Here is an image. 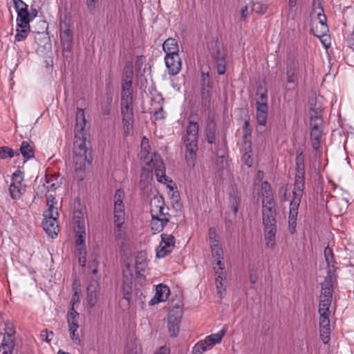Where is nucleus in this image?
Instances as JSON below:
<instances>
[{
	"mask_svg": "<svg viewBox=\"0 0 354 354\" xmlns=\"http://www.w3.org/2000/svg\"><path fill=\"white\" fill-rule=\"evenodd\" d=\"M125 354H142V347L137 339H131L128 342Z\"/></svg>",
	"mask_w": 354,
	"mask_h": 354,
	"instance_id": "obj_35",
	"label": "nucleus"
},
{
	"mask_svg": "<svg viewBox=\"0 0 354 354\" xmlns=\"http://www.w3.org/2000/svg\"><path fill=\"white\" fill-rule=\"evenodd\" d=\"M268 106H257V120L259 124L265 125L267 121Z\"/></svg>",
	"mask_w": 354,
	"mask_h": 354,
	"instance_id": "obj_38",
	"label": "nucleus"
},
{
	"mask_svg": "<svg viewBox=\"0 0 354 354\" xmlns=\"http://www.w3.org/2000/svg\"><path fill=\"white\" fill-rule=\"evenodd\" d=\"M216 125L214 122H211L207 124L206 129V137L209 143L212 144L215 140Z\"/></svg>",
	"mask_w": 354,
	"mask_h": 354,
	"instance_id": "obj_42",
	"label": "nucleus"
},
{
	"mask_svg": "<svg viewBox=\"0 0 354 354\" xmlns=\"http://www.w3.org/2000/svg\"><path fill=\"white\" fill-rule=\"evenodd\" d=\"M310 28L313 34L320 39L323 46L327 48L330 45V37L328 35V27L326 24V17L321 7H316L310 14Z\"/></svg>",
	"mask_w": 354,
	"mask_h": 354,
	"instance_id": "obj_7",
	"label": "nucleus"
},
{
	"mask_svg": "<svg viewBox=\"0 0 354 354\" xmlns=\"http://www.w3.org/2000/svg\"><path fill=\"white\" fill-rule=\"evenodd\" d=\"M80 298H81L80 293L77 290H75V292L73 293V295H72V297H71V299L70 301V305H71L70 309H75V305L80 302Z\"/></svg>",
	"mask_w": 354,
	"mask_h": 354,
	"instance_id": "obj_48",
	"label": "nucleus"
},
{
	"mask_svg": "<svg viewBox=\"0 0 354 354\" xmlns=\"http://www.w3.org/2000/svg\"><path fill=\"white\" fill-rule=\"evenodd\" d=\"M335 279L332 276L326 277L322 283L321 294L319 296V313L320 317H329L330 312L329 308L331 305L333 297V285Z\"/></svg>",
	"mask_w": 354,
	"mask_h": 354,
	"instance_id": "obj_9",
	"label": "nucleus"
},
{
	"mask_svg": "<svg viewBox=\"0 0 354 354\" xmlns=\"http://www.w3.org/2000/svg\"><path fill=\"white\" fill-rule=\"evenodd\" d=\"M169 216L152 217L151 228L153 233L160 232L163 229L165 225L169 221Z\"/></svg>",
	"mask_w": 354,
	"mask_h": 354,
	"instance_id": "obj_31",
	"label": "nucleus"
},
{
	"mask_svg": "<svg viewBox=\"0 0 354 354\" xmlns=\"http://www.w3.org/2000/svg\"><path fill=\"white\" fill-rule=\"evenodd\" d=\"M171 294L170 288L168 286L160 283L154 286V295L149 300V305L151 306L158 305L165 302Z\"/></svg>",
	"mask_w": 354,
	"mask_h": 354,
	"instance_id": "obj_18",
	"label": "nucleus"
},
{
	"mask_svg": "<svg viewBox=\"0 0 354 354\" xmlns=\"http://www.w3.org/2000/svg\"><path fill=\"white\" fill-rule=\"evenodd\" d=\"M149 140L144 137L141 142L140 160H142V172L141 174L140 183L145 187L152 179V172H154L157 180L161 183L167 184L168 188L172 190L174 185L168 180L165 175V168L162 160L156 153H150Z\"/></svg>",
	"mask_w": 354,
	"mask_h": 354,
	"instance_id": "obj_3",
	"label": "nucleus"
},
{
	"mask_svg": "<svg viewBox=\"0 0 354 354\" xmlns=\"http://www.w3.org/2000/svg\"><path fill=\"white\" fill-rule=\"evenodd\" d=\"M225 335V330H221L216 333L207 336L204 339L197 342L192 348V354H202L212 349L215 345L221 342Z\"/></svg>",
	"mask_w": 354,
	"mask_h": 354,
	"instance_id": "obj_12",
	"label": "nucleus"
},
{
	"mask_svg": "<svg viewBox=\"0 0 354 354\" xmlns=\"http://www.w3.org/2000/svg\"><path fill=\"white\" fill-rule=\"evenodd\" d=\"M14 156L13 151L8 147H0V158L5 159L7 157Z\"/></svg>",
	"mask_w": 354,
	"mask_h": 354,
	"instance_id": "obj_46",
	"label": "nucleus"
},
{
	"mask_svg": "<svg viewBox=\"0 0 354 354\" xmlns=\"http://www.w3.org/2000/svg\"><path fill=\"white\" fill-rule=\"evenodd\" d=\"M176 208H178L179 209H181V207H182V205H181V203H180V202H176Z\"/></svg>",
	"mask_w": 354,
	"mask_h": 354,
	"instance_id": "obj_60",
	"label": "nucleus"
},
{
	"mask_svg": "<svg viewBox=\"0 0 354 354\" xmlns=\"http://www.w3.org/2000/svg\"><path fill=\"white\" fill-rule=\"evenodd\" d=\"M295 80V74L292 71H288L287 72V82H294Z\"/></svg>",
	"mask_w": 354,
	"mask_h": 354,
	"instance_id": "obj_56",
	"label": "nucleus"
},
{
	"mask_svg": "<svg viewBox=\"0 0 354 354\" xmlns=\"http://www.w3.org/2000/svg\"><path fill=\"white\" fill-rule=\"evenodd\" d=\"M20 151L23 156L26 158H30L33 156V151L32 147L26 142H23L20 148Z\"/></svg>",
	"mask_w": 354,
	"mask_h": 354,
	"instance_id": "obj_44",
	"label": "nucleus"
},
{
	"mask_svg": "<svg viewBox=\"0 0 354 354\" xmlns=\"http://www.w3.org/2000/svg\"><path fill=\"white\" fill-rule=\"evenodd\" d=\"M165 62L169 75H175L180 72L182 66V61L179 54L165 55Z\"/></svg>",
	"mask_w": 354,
	"mask_h": 354,
	"instance_id": "obj_22",
	"label": "nucleus"
},
{
	"mask_svg": "<svg viewBox=\"0 0 354 354\" xmlns=\"http://www.w3.org/2000/svg\"><path fill=\"white\" fill-rule=\"evenodd\" d=\"M208 235H209L210 245L220 244L219 236H218V234L215 228H214V227L210 228L209 230Z\"/></svg>",
	"mask_w": 354,
	"mask_h": 354,
	"instance_id": "obj_45",
	"label": "nucleus"
},
{
	"mask_svg": "<svg viewBox=\"0 0 354 354\" xmlns=\"http://www.w3.org/2000/svg\"><path fill=\"white\" fill-rule=\"evenodd\" d=\"M180 322H167V328L171 336L176 337L180 331Z\"/></svg>",
	"mask_w": 354,
	"mask_h": 354,
	"instance_id": "obj_43",
	"label": "nucleus"
},
{
	"mask_svg": "<svg viewBox=\"0 0 354 354\" xmlns=\"http://www.w3.org/2000/svg\"><path fill=\"white\" fill-rule=\"evenodd\" d=\"M217 71L220 75L224 74L225 71V62L224 60H221L217 65Z\"/></svg>",
	"mask_w": 354,
	"mask_h": 354,
	"instance_id": "obj_54",
	"label": "nucleus"
},
{
	"mask_svg": "<svg viewBox=\"0 0 354 354\" xmlns=\"http://www.w3.org/2000/svg\"><path fill=\"white\" fill-rule=\"evenodd\" d=\"M348 207V194L344 191L336 196L335 208L338 214H344Z\"/></svg>",
	"mask_w": 354,
	"mask_h": 354,
	"instance_id": "obj_28",
	"label": "nucleus"
},
{
	"mask_svg": "<svg viewBox=\"0 0 354 354\" xmlns=\"http://www.w3.org/2000/svg\"><path fill=\"white\" fill-rule=\"evenodd\" d=\"M30 32V24H17V34L15 35V40L17 41H21L24 40L28 35Z\"/></svg>",
	"mask_w": 354,
	"mask_h": 354,
	"instance_id": "obj_36",
	"label": "nucleus"
},
{
	"mask_svg": "<svg viewBox=\"0 0 354 354\" xmlns=\"http://www.w3.org/2000/svg\"><path fill=\"white\" fill-rule=\"evenodd\" d=\"M162 49L166 55H178L179 46L177 41L174 38H168L162 44Z\"/></svg>",
	"mask_w": 354,
	"mask_h": 354,
	"instance_id": "obj_30",
	"label": "nucleus"
},
{
	"mask_svg": "<svg viewBox=\"0 0 354 354\" xmlns=\"http://www.w3.org/2000/svg\"><path fill=\"white\" fill-rule=\"evenodd\" d=\"M0 330L4 332V336L6 337L12 338L15 333V325L10 320L3 321L0 324Z\"/></svg>",
	"mask_w": 354,
	"mask_h": 354,
	"instance_id": "obj_37",
	"label": "nucleus"
},
{
	"mask_svg": "<svg viewBox=\"0 0 354 354\" xmlns=\"http://www.w3.org/2000/svg\"><path fill=\"white\" fill-rule=\"evenodd\" d=\"M183 309L179 305L172 306L167 315V322H181Z\"/></svg>",
	"mask_w": 354,
	"mask_h": 354,
	"instance_id": "obj_32",
	"label": "nucleus"
},
{
	"mask_svg": "<svg viewBox=\"0 0 354 354\" xmlns=\"http://www.w3.org/2000/svg\"><path fill=\"white\" fill-rule=\"evenodd\" d=\"M297 0H289L288 1L289 7L295 8L297 5Z\"/></svg>",
	"mask_w": 354,
	"mask_h": 354,
	"instance_id": "obj_58",
	"label": "nucleus"
},
{
	"mask_svg": "<svg viewBox=\"0 0 354 354\" xmlns=\"http://www.w3.org/2000/svg\"><path fill=\"white\" fill-rule=\"evenodd\" d=\"M60 37L64 48L69 49L73 41V32L69 23L66 21L60 24Z\"/></svg>",
	"mask_w": 354,
	"mask_h": 354,
	"instance_id": "obj_23",
	"label": "nucleus"
},
{
	"mask_svg": "<svg viewBox=\"0 0 354 354\" xmlns=\"http://www.w3.org/2000/svg\"><path fill=\"white\" fill-rule=\"evenodd\" d=\"M151 217L169 216L168 207L165 206L164 199L160 195H155L150 201Z\"/></svg>",
	"mask_w": 354,
	"mask_h": 354,
	"instance_id": "obj_17",
	"label": "nucleus"
},
{
	"mask_svg": "<svg viewBox=\"0 0 354 354\" xmlns=\"http://www.w3.org/2000/svg\"><path fill=\"white\" fill-rule=\"evenodd\" d=\"M124 197V192L122 189H118L113 197L114 201V216L119 218V221L124 216V205L123 204V199Z\"/></svg>",
	"mask_w": 354,
	"mask_h": 354,
	"instance_id": "obj_25",
	"label": "nucleus"
},
{
	"mask_svg": "<svg viewBox=\"0 0 354 354\" xmlns=\"http://www.w3.org/2000/svg\"><path fill=\"white\" fill-rule=\"evenodd\" d=\"M319 333L320 338L324 344L330 340V320L328 317H320L319 318Z\"/></svg>",
	"mask_w": 354,
	"mask_h": 354,
	"instance_id": "obj_27",
	"label": "nucleus"
},
{
	"mask_svg": "<svg viewBox=\"0 0 354 354\" xmlns=\"http://www.w3.org/2000/svg\"><path fill=\"white\" fill-rule=\"evenodd\" d=\"M66 318L68 328L80 327V314L75 310V309H69Z\"/></svg>",
	"mask_w": 354,
	"mask_h": 354,
	"instance_id": "obj_34",
	"label": "nucleus"
},
{
	"mask_svg": "<svg viewBox=\"0 0 354 354\" xmlns=\"http://www.w3.org/2000/svg\"><path fill=\"white\" fill-rule=\"evenodd\" d=\"M175 238L171 234H162L161 240L156 249V257L164 258L169 254L175 246Z\"/></svg>",
	"mask_w": 354,
	"mask_h": 354,
	"instance_id": "obj_15",
	"label": "nucleus"
},
{
	"mask_svg": "<svg viewBox=\"0 0 354 354\" xmlns=\"http://www.w3.org/2000/svg\"><path fill=\"white\" fill-rule=\"evenodd\" d=\"M46 205L48 209L45 212H50L54 216H59V203L53 195L48 196Z\"/></svg>",
	"mask_w": 354,
	"mask_h": 354,
	"instance_id": "obj_33",
	"label": "nucleus"
},
{
	"mask_svg": "<svg viewBox=\"0 0 354 354\" xmlns=\"http://www.w3.org/2000/svg\"><path fill=\"white\" fill-rule=\"evenodd\" d=\"M154 117L156 120L162 119L165 118V113L162 109H160L158 111H156L154 113Z\"/></svg>",
	"mask_w": 354,
	"mask_h": 354,
	"instance_id": "obj_55",
	"label": "nucleus"
},
{
	"mask_svg": "<svg viewBox=\"0 0 354 354\" xmlns=\"http://www.w3.org/2000/svg\"><path fill=\"white\" fill-rule=\"evenodd\" d=\"M86 120L84 112L78 109L76 113L75 127L76 140L74 143L73 162L76 170L84 169L91 161V153L88 149L84 137Z\"/></svg>",
	"mask_w": 354,
	"mask_h": 354,
	"instance_id": "obj_4",
	"label": "nucleus"
},
{
	"mask_svg": "<svg viewBox=\"0 0 354 354\" xmlns=\"http://www.w3.org/2000/svg\"><path fill=\"white\" fill-rule=\"evenodd\" d=\"M215 272V285L217 295L220 298H223L226 295V274L225 269L214 268Z\"/></svg>",
	"mask_w": 354,
	"mask_h": 354,
	"instance_id": "obj_20",
	"label": "nucleus"
},
{
	"mask_svg": "<svg viewBox=\"0 0 354 354\" xmlns=\"http://www.w3.org/2000/svg\"><path fill=\"white\" fill-rule=\"evenodd\" d=\"M250 279L252 283H254L257 280V277L255 274L254 275L251 274L250 277Z\"/></svg>",
	"mask_w": 354,
	"mask_h": 354,
	"instance_id": "obj_59",
	"label": "nucleus"
},
{
	"mask_svg": "<svg viewBox=\"0 0 354 354\" xmlns=\"http://www.w3.org/2000/svg\"><path fill=\"white\" fill-rule=\"evenodd\" d=\"M17 12V23L20 24H29L37 16L36 10H28V5L22 0H12Z\"/></svg>",
	"mask_w": 354,
	"mask_h": 354,
	"instance_id": "obj_13",
	"label": "nucleus"
},
{
	"mask_svg": "<svg viewBox=\"0 0 354 354\" xmlns=\"http://www.w3.org/2000/svg\"><path fill=\"white\" fill-rule=\"evenodd\" d=\"M324 255L328 263H330L333 261L332 251L330 248H326L324 250Z\"/></svg>",
	"mask_w": 354,
	"mask_h": 354,
	"instance_id": "obj_53",
	"label": "nucleus"
},
{
	"mask_svg": "<svg viewBox=\"0 0 354 354\" xmlns=\"http://www.w3.org/2000/svg\"><path fill=\"white\" fill-rule=\"evenodd\" d=\"M13 347V339L3 337L2 345L0 348V354H12Z\"/></svg>",
	"mask_w": 354,
	"mask_h": 354,
	"instance_id": "obj_39",
	"label": "nucleus"
},
{
	"mask_svg": "<svg viewBox=\"0 0 354 354\" xmlns=\"http://www.w3.org/2000/svg\"><path fill=\"white\" fill-rule=\"evenodd\" d=\"M256 101H257V106H259L260 105H267V95L266 91L264 88H259L256 94Z\"/></svg>",
	"mask_w": 354,
	"mask_h": 354,
	"instance_id": "obj_40",
	"label": "nucleus"
},
{
	"mask_svg": "<svg viewBox=\"0 0 354 354\" xmlns=\"http://www.w3.org/2000/svg\"><path fill=\"white\" fill-rule=\"evenodd\" d=\"M242 161L245 165L250 167L254 162V153L252 149V142L250 140L245 141L241 149Z\"/></svg>",
	"mask_w": 354,
	"mask_h": 354,
	"instance_id": "obj_26",
	"label": "nucleus"
},
{
	"mask_svg": "<svg viewBox=\"0 0 354 354\" xmlns=\"http://www.w3.org/2000/svg\"><path fill=\"white\" fill-rule=\"evenodd\" d=\"M263 222L264 225L265 244L268 248H274L276 244V220L275 212L266 207L263 214Z\"/></svg>",
	"mask_w": 354,
	"mask_h": 354,
	"instance_id": "obj_10",
	"label": "nucleus"
},
{
	"mask_svg": "<svg viewBox=\"0 0 354 354\" xmlns=\"http://www.w3.org/2000/svg\"><path fill=\"white\" fill-rule=\"evenodd\" d=\"M87 231L86 219L83 214L80 212H75L73 217V232L75 247L78 255L79 263L82 267H87L93 273L95 274L97 270L100 250L98 248L95 249L87 257L86 250Z\"/></svg>",
	"mask_w": 354,
	"mask_h": 354,
	"instance_id": "obj_2",
	"label": "nucleus"
},
{
	"mask_svg": "<svg viewBox=\"0 0 354 354\" xmlns=\"http://www.w3.org/2000/svg\"><path fill=\"white\" fill-rule=\"evenodd\" d=\"M259 194L261 198L263 204V214H264V209L266 207L270 209L272 212H275L274 203L272 200L270 186L268 183L263 182L261 184V191Z\"/></svg>",
	"mask_w": 354,
	"mask_h": 354,
	"instance_id": "obj_19",
	"label": "nucleus"
},
{
	"mask_svg": "<svg viewBox=\"0 0 354 354\" xmlns=\"http://www.w3.org/2000/svg\"><path fill=\"white\" fill-rule=\"evenodd\" d=\"M100 0H86V6L90 11H93L99 6Z\"/></svg>",
	"mask_w": 354,
	"mask_h": 354,
	"instance_id": "obj_49",
	"label": "nucleus"
},
{
	"mask_svg": "<svg viewBox=\"0 0 354 354\" xmlns=\"http://www.w3.org/2000/svg\"><path fill=\"white\" fill-rule=\"evenodd\" d=\"M122 88L121 113L123 130L125 135L130 136L133 133V124L131 72L124 79Z\"/></svg>",
	"mask_w": 354,
	"mask_h": 354,
	"instance_id": "obj_6",
	"label": "nucleus"
},
{
	"mask_svg": "<svg viewBox=\"0 0 354 354\" xmlns=\"http://www.w3.org/2000/svg\"><path fill=\"white\" fill-rule=\"evenodd\" d=\"M245 127H248V122H247L245 123Z\"/></svg>",
	"mask_w": 354,
	"mask_h": 354,
	"instance_id": "obj_62",
	"label": "nucleus"
},
{
	"mask_svg": "<svg viewBox=\"0 0 354 354\" xmlns=\"http://www.w3.org/2000/svg\"><path fill=\"white\" fill-rule=\"evenodd\" d=\"M309 114L311 143L314 149L318 150L323 140L322 109L319 107L310 109Z\"/></svg>",
	"mask_w": 354,
	"mask_h": 354,
	"instance_id": "obj_8",
	"label": "nucleus"
},
{
	"mask_svg": "<svg viewBox=\"0 0 354 354\" xmlns=\"http://www.w3.org/2000/svg\"><path fill=\"white\" fill-rule=\"evenodd\" d=\"M41 337L43 340H45L47 342H50L53 337V333L47 330H43L41 333Z\"/></svg>",
	"mask_w": 354,
	"mask_h": 354,
	"instance_id": "obj_50",
	"label": "nucleus"
},
{
	"mask_svg": "<svg viewBox=\"0 0 354 354\" xmlns=\"http://www.w3.org/2000/svg\"><path fill=\"white\" fill-rule=\"evenodd\" d=\"M99 286L96 281L91 282L87 287L86 301L90 307H93L97 301Z\"/></svg>",
	"mask_w": 354,
	"mask_h": 354,
	"instance_id": "obj_29",
	"label": "nucleus"
},
{
	"mask_svg": "<svg viewBox=\"0 0 354 354\" xmlns=\"http://www.w3.org/2000/svg\"><path fill=\"white\" fill-rule=\"evenodd\" d=\"M153 354H170V348L167 346H162L157 348Z\"/></svg>",
	"mask_w": 354,
	"mask_h": 354,
	"instance_id": "obj_52",
	"label": "nucleus"
},
{
	"mask_svg": "<svg viewBox=\"0 0 354 354\" xmlns=\"http://www.w3.org/2000/svg\"><path fill=\"white\" fill-rule=\"evenodd\" d=\"M198 126L196 122H190L187 129V133L184 138V145L185 147V158L187 161H192L198 149Z\"/></svg>",
	"mask_w": 354,
	"mask_h": 354,
	"instance_id": "obj_11",
	"label": "nucleus"
},
{
	"mask_svg": "<svg viewBox=\"0 0 354 354\" xmlns=\"http://www.w3.org/2000/svg\"><path fill=\"white\" fill-rule=\"evenodd\" d=\"M252 9L257 12L263 13L266 10V6L259 2L253 4Z\"/></svg>",
	"mask_w": 354,
	"mask_h": 354,
	"instance_id": "obj_51",
	"label": "nucleus"
},
{
	"mask_svg": "<svg viewBox=\"0 0 354 354\" xmlns=\"http://www.w3.org/2000/svg\"><path fill=\"white\" fill-rule=\"evenodd\" d=\"M297 174L292 191V198L290 204L288 218L289 230L292 234L295 231L298 207L301 202L304 187V167L301 159L297 158Z\"/></svg>",
	"mask_w": 354,
	"mask_h": 354,
	"instance_id": "obj_5",
	"label": "nucleus"
},
{
	"mask_svg": "<svg viewBox=\"0 0 354 354\" xmlns=\"http://www.w3.org/2000/svg\"><path fill=\"white\" fill-rule=\"evenodd\" d=\"M124 216H122L121 221H119V218L117 216H114V234L115 239L118 243L124 244L127 241L129 240V237L127 234L125 230V227L124 226Z\"/></svg>",
	"mask_w": 354,
	"mask_h": 354,
	"instance_id": "obj_21",
	"label": "nucleus"
},
{
	"mask_svg": "<svg viewBox=\"0 0 354 354\" xmlns=\"http://www.w3.org/2000/svg\"><path fill=\"white\" fill-rule=\"evenodd\" d=\"M12 198L18 200L26 192V185L24 183L23 173L17 170L12 174V183L9 187Z\"/></svg>",
	"mask_w": 354,
	"mask_h": 354,
	"instance_id": "obj_14",
	"label": "nucleus"
},
{
	"mask_svg": "<svg viewBox=\"0 0 354 354\" xmlns=\"http://www.w3.org/2000/svg\"><path fill=\"white\" fill-rule=\"evenodd\" d=\"M147 256L143 252L138 254L134 263H126L122 271L121 286L125 299L129 300L133 296L142 295L141 288L147 283Z\"/></svg>",
	"mask_w": 354,
	"mask_h": 354,
	"instance_id": "obj_1",
	"label": "nucleus"
},
{
	"mask_svg": "<svg viewBox=\"0 0 354 354\" xmlns=\"http://www.w3.org/2000/svg\"><path fill=\"white\" fill-rule=\"evenodd\" d=\"M212 257L213 259V268L225 269L223 261V250L221 244L210 245Z\"/></svg>",
	"mask_w": 354,
	"mask_h": 354,
	"instance_id": "obj_24",
	"label": "nucleus"
},
{
	"mask_svg": "<svg viewBox=\"0 0 354 354\" xmlns=\"http://www.w3.org/2000/svg\"><path fill=\"white\" fill-rule=\"evenodd\" d=\"M44 216L42 222L44 230L52 238L56 237L59 232L58 216H54L50 212H44Z\"/></svg>",
	"mask_w": 354,
	"mask_h": 354,
	"instance_id": "obj_16",
	"label": "nucleus"
},
{
	"mask_svg": "<svg viewBox=\"0 0 354 354\" xmlns=\"http://www.w3.org/2000/svg\"><path fill=\"white\" fill-rule=\"evenodd\" d=\"M242 18H245L249 14V9L248 6H243L241 10Z\"/></svg>",
	"mask_w": 354,
	"mask_h": 354,
	"instance_id": "obj_57",
	"label": "nucleus"
},
{
	"mask_svg": "<svg viewBox=\"0 0 354 354\" xmlns=\"http://www.w3.org/2000/svg\"><path fill=\"white\" fill-rule=\"evenodd\" d=\"M57 354H69V353H66V352H64V351H59Z\"/></svg>",
	"mask_w": 354,
	"mask_h": 354,
	"instance_id": "obj_61",
	"label": "nucleus"
},
{
	"mask_svg": "<svg viewBox=\"0 0 354 354\" xmlns=\"http://www.w3.org/2000/svg\"><path fill=\"white\" fill-rule=\"evenodd\" d=\"M79 328H68L69 337L75 345L80 346L82 341L78 332Z\"/></svg>",
	"mask_w": 354,
	"mask_h": 354,
	"instance_id": "obj_41",
	"label": "nucleus"
},
{
	"mask_svg": "<svg viewBox=\"0 0 354 354\" xmlns=\"http://www.w3.org/2000/svg\"><path fill=\"white\" fill-rule=\"evenodd\" d=\"M230 207L234 213L238 211L239 205L240 204V199L238 196H230L229 201Z\"/></svg>",
	"mask_w": 354,
	"mask_h": 354,
	"instance_id": "obj_47",
	"label": "nucleus"
}]
</instances>
